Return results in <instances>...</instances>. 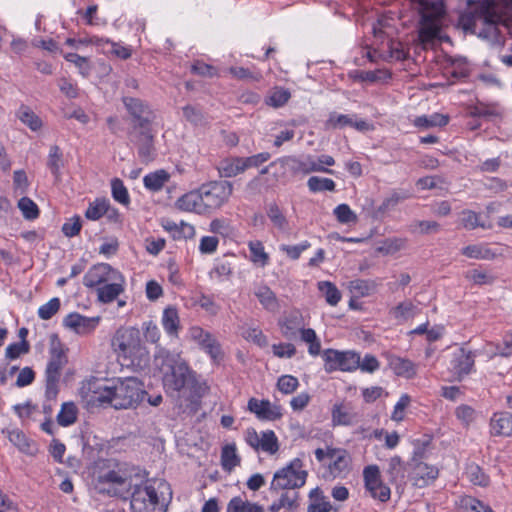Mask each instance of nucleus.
<instances>
[{
  "label": "nucleus",
  "mask_w": 512,
  "mask_h": 512,
  "mask_svg": "<svg viewBox=\"0 0 512 512\" xmlns=\"http://www.w3.org/2000/svg\"><path fill=\"white\" fill-rule=\"evenodd\" d=\"M154 130L132 134L135 138V144L138 148V156L142 162L148 163L153 161L156 156L155 147L153 144Z\"/></svg>",
  "instance_id": "19"
},
{
  "label": "nucleus",
  "mask_w": 512,
  "mask_h": 512,
  "mask_svg": "<svg viewBox=\"0 0 512 512\" xmlns=\"http://www.w3.org/2000/svg\"><path fill=\"white\" fill-rule=\"evenodd\" d=\"M124 390H126V388L123 386L120 388L107 385L99 386L90 401L99 406L109 404L115 409H126L128 407V403H126L125 400L120 399L121 392Z\"/></svg>",
  "instance_id": "12"
},
{
  "label": "nucleus",
  "mask_w": 512,
  "mask_h": 512,
  "mask_svg": "<svg viewBox=\"0 0 512 512\" xmlns=\"http://www.w3.org/2000/svg\"><path fill=\"white\" fill-rule=\"evenodd\" d=\"M248 409L260 420L274 421L282 417V408L272 404L269 400L251 398L248 401Z\"/></svg>",
  "instance_id": "14"
},
{
  "label": "nucleus",
  "mask_w": 512,
  "mask_h": 512,
  "mask_svg": "<svg viewBox=\"0 0 512 512\" xmlns=\"http://www.w3.org/2000/svg\"><path fill=\"white\" fill-rule=\"evenodd\" d=\"M267 217L272 222L273 226L282 232L289 230V223L286 216L283 214L279 206L272 203L267 208Z\"/></svg>",
  "instance_id": "46"
},
{
  "label": "nucleus",
  "mask_w": 512,
  "mask_h": 512,
  "mask_svg": "<svg viewBox=\"0 0 512 512\" xmlns=\"http://www.w3.org/2000/svg\"><path fill=\"white\" fill-rule=\"evenodd\" d=\"M161 323L168 336L178 338L181 324L176 307L168 306L164 309Z\"/></svg>",
  "instance_id": "23"
},
{
  "label": "nucleus",
  "mask_w": 512,
  "mask_h": 512,
  "mask_svg": "<svg viewBox=\"0 0 512 512\" xmlns=\"http://www.w3.org/2000/svg\"><path fill=\"white\" fill-rule=\"evenodd\" d=\"M170 175L165 170H157L147 174L143 178L144 186L151 191H159L164 184L169 180Z\"/></svg>",
  "instance_id": "43"
},
{
  "label": "nucleus",
  "mask_w": 512,
  "mask_h": 512,
  "mask_svg": "<svg viewBox=\"0 0 512 512\" xmlns=\"http://www.w3.org/2000/svg\"><path fill=\"white\" fill-rule=\"evenodd\" d=\"M99 322V317H85L79 313H70L64 320L63 325L78 334H87L93 331Z\"/></svg>",
  "instance_id": "15"
},
{
  "label": "nucleus",
  "mask_w": 512,
  "mask_h": 512,
  "mask_svg": "<svg viewBox=\"0 0 512 512\" xmlns=\"http://www.w3.org/2000/svg\"><path fill=\"white\" fill-rule=\"evenodd\" d=\"M138 336L139 330L130 328V369L142 372L149 368L150 355Z\"/></svg>",
  "instance_id": "11"
},
{
  "label": "nucleus",
  "mask_w": 512,
  "mask_h": 512,
  "mask_svg": "<svg viewBox=\"0 0 512 512\" xmlns=\"http://www.w3.org/2000/svg\"><path fill=\"white\" fill-rule=\"evenodd\" d=\"M461 225L468 230H474L478 227L483 229H491L492 224L485 223L480 220V214L472 210H463L460 218Z\"/></svg>",
  "instance_id": "44"
},
{
  "label": "nucleus",
  "mask_w": 512,
  "mask_h": 512,
  "mask_svg": "<svg viewBox=\"0 0 512 512\" xmlns=\"http://www.w3.org/2000/svg\"><path fill=\"white\" fill-rule=\"evenodd\" d=\"M466 279L472 281L475 285H491L495 281V277L483 270L473 269L469 270L465 274Z\"/></svg>",
  "instance_id": "57"
},
{
  "label": "nucleus",
  "mask_w": 512,
  "mask_h": 512,
  "mask_svg": "<svg viewBox=\"0 0 512 512\" xmlns=\"http://www.w3.org/2000/svg\"><path fill=\"white\" fill-rule=\"evenodd\" d=\"M148 473L139 467L130 468V488L133 492L130 495V510L132 512H165L168 504L165 499H160L155 488V482L146 478Z\"/></svg>",
  "instance_id": "3"
},
{
  "label": "nucleus",
  "mask_w": 512,
  "mask_h": 512,
  "mask_svg": "<svg viewBox=\"0 0 512 512\" xmlns=\"http://www.w3.org/2000/svg\"><path fill=\"white\" fill-rule=\"evenodd\" d=\"M61 302L60 299L54 297L50 299L47 303L43 304L38 309V316L42 320L51 319L60 309Z\"/></svg>",
  "instance_id": "62"
},
{
  "label": "nucleus",
  "mask_w": 512,
  "mask_h": 512,
  "mask_svg": "<svg viewBox=\"0 0 512 512\" xmlns=\"http://www.w3.org/2000/svg\"><path fill=\"white\" fill-rule=\"evenodd\" d=\"M188 335L214 362L222 359L223 353L221 345L209 331L204 330L200 326H192L188 330Z\"/></svg>",
  "instance_id": "9"
},
{
  "label": "nucleus",
  "mask_w": 512,
  "mask_h": 512,
  "mask_svg": "<svg viewBox=\"0 0 512 512\" xmlns=\"http://www.w3.org/2000/svg\"><path fill=\"white\" fill-rule=\"evenodd\" d=\"M322 357L327 372L336 370L354 371L358 368L360 360V355L353 351H338L334 349L324 350Z\"/></svg>",
  "instance_id": "8"
},
{
  "label": "nucleus",
  "mask_w": 512,
  "mask_h": 512,
  "mask_svg": "<svg viewBox=\"0 0 512 512\" xmlns=\"http://www.w3.org/2000/svg\"><path fill=\"white\" fill-rule=\"evenodd\" d=\"M202 201L201 193L198 188L197 190L189 191L179 197L175 202V207L183 212H192L198 215H204L206 213Z\"/></svg>",
  "instance_id": "18"
},
{
  "label": "nucleus",
  "mask_w": 512,
  "mask_h": 512,
  "mask_svg": "<svg viewBox=\"0 0 512 512\" xmlns=\"http://www.w3.org/2000/svg\"><path fill=\"white\" fill-rule=\"evenodd\" d=\"M412 196L410 191L405 189H394L390 194L383 200L381 205L378 206L376 213L383 215L388 211L393 210L399 203L409 199Z\"/></svg>",
  "instance_id": "25"
},
{
  "label": "nucleus",
  "mask_w": 512,
  "mask_h": 512,
  "mask_svg": "<svg viewBox=\"0 0 512 512\" xmlns=\"http://www.w3.org/2000/svg\"><path fill=\"white\" fill-rule=\"evenodd\" d=\"M156 116L148 104L137 98H130V134L153 130Z\"/></svg>",
  "instance_id": "7"
},
{
  "label": "nucleus",
  "mask_w": 512,
  "mask_h": 512,
  "mask_svg": "<svg viewBox=\"0 0 512 512\" xmlns=\"http://www.w3.org/2000/svg\"><path fill=\"white\" fill-rule=\"evenodd\" d=\"M336 219L342 224L355 223L357 215L351 210L347 204H339L334 209Z\"/></svg>",
  "instance_id": "64"
},
{
  "label": "nucleus",
  "mask_w": 512,
  "mask_h": 512,
  "mask_svg": "<svg viewBox=\"0 0 512 512\" xmlns=\"http://www.w3.org/2000/svg\"><path fill=\"white\" fill-rule=\"evenodd\" d=\"M302 467L303 462L300 458L293 459L286 467H283L274 474L271 488L275 490H291L304 486L308 474Z\"/></svg>",
  "instance_id": "5"
},
{
  "label": "nucleus",
  "mask_w": 512,
  "mask_h": 512,
  "mask_svg": "<svg viewBox=\"0 0 512 512\" xmlns=\"http://www.w3.org/2000/svg\"><path fill=\"white\" fill-rule=\"evenodd\" d=\"M406 246V240L402 238H389L386 239L383 244L378 247V252L389 255L394 254Z\"/></svg>",
  "instance_id": "63"
},
{
  "label": "nucleus",
  "mask_w": 512,
  "mask_h": 512,
  "mask_svg": "<svg viewBox=\"0 0 512 512\" xmlns=\"http://www.w3.org/2000/svg\"><path fill=\"white\" fill-rule=\"evenodd\" d=\"M476 352L466 351L461 348L458 353L454 354L451 361L454 373L461 378L472 372L475 363Z\"/></svg>",
  "instance_id": "20"
},
{
  "label": "nucleus",
  "mask_w": 512,
  "mask_h": 512,
  "mask_svg": "<svg viewBox=\"0 0 512 512\" xmlns=\"http://www.w3.org/2000/svg\"><path fill=\"white\" fill-rule=\"evenodd\" d=\"M307 186L311 192L316 193L323 191H334L336 184L330 178L312 176L308 179Z\"/></svg>",
  "instance_id": "52"
},
{
  "label": "nucleus",
  "mask_w": 512,
  "mask_h": 512,
  "mask_svg": "<svg viewBox=\"0 0 512 512\" xmlns=\"http://www.w3.org/2000/svg\"><path fill=\"white\" fill-rule=\"evenodd\" d=\"M388 365L397 376L410 379L416 375V366L409 359L391 355L388 357Z\"/></svg>",
  "instance_id": "24"
},
{
  "label": "nucleus",
  "mask_w": 512,
  "mask_h": 512,
  "mask_svg": "<svg viewBox=\"0 0 512 512\" xmlns=\"http://www.w3.org/2000/svg\"><path fill=\"white\" fill-rule=\"evenodd\" d=\"M124 282L110 281L97 288L99 301L103 303H110L117 298V296L124 291Z\"/></svg>",
  "instance_id": "30"
},
{
  "label": "nucleus",
  "mask_w": 512,
  "mask_h": 512,
  "mask_svg": "<svg viewBox=\"0 0 512 512\" xmlns=\"http://www.w3.org/2000/svg\"><path fill=\"white\" fill-rule=\"evenodd\" d=\"M154 363L162 374V382L167 393H179L194 381L193 371L179 353L159 348Z\"/></svg>",
  "instance_id": "2"
},
{
  "label": "nucleus",
  "mask_w": 512,
  "mask_h": 512,
  "mask_svg": "<svg viewBox=\"0 0 512 512\" xmlns=\"http://www.w3.org/2000/svg\"><path fill=\"white\" fill-rule=\"evenodd\" d=\"M414 474L419 479L423 480L424 484L433 481L438 476V469L435 466L427 465L426 463L419 462L414 467Z\"/></svg>",
  "instance_id": "56"
},
{
  "label": "nucleus",
  "mask_w": 512,
  "mask_h": 512,
  "mask_svg": "<svg viewBox=\"0 0 512 512\" xmlns=\"http://www.w3.org/2000/svg\"><path fill=\"white\" fill-rule=\"evenodd\" d=\"M110 281L124 282V277L107 263L92 266L83 278L86 287H99Z\"/></svg>",
  "instance_id": "10"
},
{
  "label": "nucleus",
  "mask_w": 512,
  "mask_h": 512,
  "mask_svg": "<svg viewBox=\"0 0 512 512\" xmlns=\"http://www.w3.org/2000/svg\"><path fill=\"white\" fill-rule=\"evenodd\" d=\"M448 73L455 79H463L469 76V64L464 57H449L447 59Z\"/></svg>",
  "instance_id": "36"
},
{
  "label": "nucleus",
  "mask_w": 512,
  "mask_h": 512,
  "mask_svg": "<svg viewBox=\"0 0 512 512\" xmlns=\"http://www.w3.org/2000/svg\"><path fill=\"white\" fill-rule=\"evenodd\" d=\"M242 336L247 341L253 342L255 345L263 348L268 345L267 337L263 334L259 327H247L243 330Z\"/></svg>",
  "instance_id": "59"
},
{
  "label": "nucleus",
  "mask_w": 512,
  "mask_h": 512,
  "mask_svg": "<svg viewBox=\"0 0 512 512\" xmlns=\"http://www.w3.org/2000/svg\"><path fill=\"white\" fill-rule=\"evenodd\" d=\"M440 228L441 225L438 222L428 220H415L410 226L411 232L423 235L437 233Z\"/></svg>",
  "instance_id": "54"
},
{
  "label": "nucleus",
  "mask_w": 512,
  "mask_h": 512,
  "mask_svg": "<svg viewBox=\"0 0 512 512\" xmlns=\"http://www.w3.org/2000/svg\"><path fill=\"white\" fill-rule=\"evenodd\" d=\"M78 409L74 402H64L57 415V422L60 426L67 427L77 420Z\"/></svg>",
  "instance_id": "42"
},
{
  "label": "nucleus",
  "mask_w": 512,
  "mask_h": 512,
  "mask_svg": "<svg viewBox=\"0 0 512 512\" xmlns=\"http://www.w3.org/2000/svg\"><path fill=\"white\" fill-rule=\"evenodd\" d=\"M9 441L15 445L21 452L26 454L34 453V444L27 436L19 429L8 431Z\"/></svg>",
  "instance_id": "39"
},
{
  "label": "nucleus",
  "mask_w": 512,
  "mask_h": 512,
  "mask_svg": "<svg viewBox=\"0 0 512 512\" xmlns=\"http://www.w3.org/2000/svg\"><path fill=\"white\" fill-rule=\"evenodd\" d=\"M331 417L333 425L350 426L354 423L355 415L342 403H336L332 407Z\"/></svg>",
  "instance_id": "40"
},
{
  "label": "nucleus",
  "mask_w": 512,
  "mask_h": 512,
  "mask_svg": "<svg viewBox=\"0 0 512 512\" xmlns=\"http://www.w3.org/2000/svg\"><path fill=\"white\" fill-rule=\"evenodd\" d=\"M64 166L63 153L59 146L53 145L50 147L47 167L56 179L60 178L61 168Z\"/></svg>",
  "instance_id": "45"
},
{
  "label": "nucleus",
  "mask_w": 512,
  "mask_h": 512,
  "mask_svg": "<svg viewBox=\"0 0 512 512\" xmlns=\"http://www.w3.org/2000/svg\"><path fill=\"white\" fill-rule=\"evenodd\" d=\"M248 248L250 251V260L254 264H258L261 267H264L269 262V255L265 252L264 246L260 241H250L248 243Z\"/></svg>",
  "instance_id": "49"
},
{
  "label": "nucleus",
  "mask_w": 512,
  "mask_h": 512,
  "mask_svg": "<svg viewBox=\"0 0 512 512\" xmlns=\"http://www.w3.org/2000/svg\"><path fill=\"white\" fill-rule=\"evenodd\" d=\"M18 208L27 220H34L39 216V208L36 203L28 197H22L18 201Z\"/></svg>",
  "instance_id": "60"
},
{
  "label": "nucleus",
  "mask_w": 512,
  "mask_h": 512,
  "mask_svg": "<svg viewBox=\"0 0 512 512\" xmlns=\"http://www.w3.org/2000/svg\"><path fill=\"white\" fill-rule=\"evenodd\" d=\"M218 171L221 177L232 178L245 170L243 157H231L222 160L218 165Z\"/></svg>",
  "instance_id": "27"
},
{
  "label": "nucleus",
  "mask_w": 512,
  "mask_h": 512,
  "mask_svg": "<svg viewBox=\"0 0 512 512\" xmlns=\"http://www.w3.org/2000/svg\"><path fill=\"white\" fill-rule=\"evenodd\" d=\"M62 372L45 370V399L55 402L60 392Z\"/></svg>",
  "instance_id": "28"
},
{
  "label": "nucleus",
  "mask_w": 512,
  "mask_h": 512,
  "mask_svg": "<svg viewBox=\"0 0 512 512\" xmlns=\"http://www.w3.org/2000/svg\"><path fill=\"white\" fill-rule=\"evenodd\" d=\"M286 161H287V163L288 162L292 163L291 169L297 173H303V174H309L312 172H323V173H328V174L334 173L333 170H331L327 167H324V166H320V164H318L317 158L312 155H306L302 158L288 157L286 159Z\"/></svg>",
  "instance_id": "16"
},
{
  "label": "nucleus",
  "mask_w": 512,
  "mask_h": 512,
  "mask_svg": "<svg viewBox=\"0 0 512 512\" xmlns=\"http://www.w3.org/2000/svg\"><path fill=\"white\" fill-rule=\"evenodd\" d=\"M490 429L494 436H512V414L508 412L494 413L490 420Z\"/></svg>",
  "instance_id": "22"
},
{
  "label": "nucleus",
  "mask_w": 512,
  "mask_h": 512,
  "mask_svg": "<svg viewBox=\"0 0 512 512\" xmlns=\"http://www.w3.org/2000/svg\"><path fill=\"white\" fill-rule=\"evenodd\" d=\"M254 295L257 297L258 301L265 310L269 312L279 311V300L276 294L268 286H258L254 291Z\"/></svg>",
  "instance_id": "26"
},
{
  "label": "nucleus",
  "mask_w": 512,
  "mask_h": 512,
  "mask_svg": "<svg viewBox=\"0 0 512 512\" xmlns=\"http://www.w3.org/2000/svg\"><path fill=\"white\" fill-rule=\"evenodd\" d=\"M376 288L377 284L373 280L355 279L349 283V290L355 298L370 296Z\"/></svg>",
  "instance_id": "35"
},
{
  "label": "nucleus",
  "mask_w": 512,
  "mask_h": 512,
  "mask_svg": "<svg viewBox=\"0 0 512 512\" xmlns=\"http://www.w3.org/2000/svg\"><path fill=\"white\" fill-rule=\"evenodd\" d=\"M17 116L22 123L33 131H37L42 125L40 118L27 106L22 105L17 112Z\"/></svg>",
  "instance_id": "51"
},
{
  "label": "nucleus",
  "mask_w": 512,
  "mask_h": 512,
  "mask_svg": "<svg viewBox=\"0 0 512 512\" xmlns=\"http://www.w3.org/2000/svg\"><path fill=\"white\" fill-rule=\"evenodd\" d=\"M310 504L308 505L307 512H330L332 506L320 488L316 487L309 493Z\"/></svg>",
  "instance_id": "32"
},
{
  "label": "nucleus",
  "mask_w": 512,
  "mask_h": 512,
  "mask_svg": "<svg viewBox=\"0 0 512 512\" xmlns=\"http://www.w3.org/2000/svg\"><path fill=\"white\" fill-rule=\"evenodd\" d=\"M350 464L351 457L345 449L335 448L330 450L327 468L332 478L345 477L350 471Z\"/></svg>",
  "instance_id": "13"
},
{
  "label": "nucleus",
  "mask_w": 512,
  "mask_h": 512,
  "mask_svg": "<svg viewBox=\"0 0 512 512\" xmlns=\"http://www.w3.org/2000/svg\"><path fill=\"white\" fill-rule=\"evenodd\" d=\"M318 289L329 305L336 306L340 302L341 292L334 283L330 281H320L318 282Z\"/></svg>",
  "instance_id": "47"
},
{
  "label": "nucleus",
  "mask_w": 512,
  "mask_h": 512,
  "mask_svg": "<svg viewBox=\"0 0 512 512\" xmlns=\"http://www.w3.org/2000/svg\"><path fill=\"white\" fill-rule=\"evenodd\" d=\"M259 449L269 454H275L279 449L278 439L272 430L261 433Z\"/></svg>",
  "instance_id": "53"
},
{
  "label": "nucleus",
  "mask_w": 512,
  "mask_h": 512,
  "mask_svg": "<svg viewBox=\"0 0 512 512\" xmlns=\"http://www.w3.org/2000/svg\"><path fill=\"white\" fill-rule=\"evenodd\" d=\"M241 462L240 456L237 454L235 444H227L221 451V465L224 471L231 472Z\"/></svg>",
  "instance_id": "34"
},
{
  "label": "nucleus",
  "mask_w": 512,
  "mask_h": 512,
  "mask_svg": "<svg viewBox=\"0 0 512 512\" xmlns=\"http://www.w3.org/2000/svg\"><path fill=\"white\" fill-rule=\"evenodd\" d=\"M111 346L113 351L118 357H123L124 360L128 358V328L121 326L115 332L111 340Z\"/></svg>",
  "instance_id": "31"
},
{
  "label": "nucleus",
  "mask_w": 512,
  "mask_h": 512,
  "mask_svg": "<svg viewBox=\"0 0 512 512\" xmlns=\"http://www.w3.org/2000/svg\"><path fill=\"white\" fill-rule=\"evenodd\" d=\"M420 14L419 38L422 43H430L439 37L441 19L445 13L441 1L417 0Z\"/></svg>",
  "instance_id": "4"
},
{
  "label": "nucleus",
  "mask_w": 512,
  "mask_h": 512,
  "mask_svg": "<svg viewBox=\"0 0 512 512\" xmlns=\"http://www.w3.org/2000/svg\"><path fill=\"white\" fill-rule=\"evenodd\" d=\"M161 226L170 233L174 240L193 239L196 233L194 226L184 221L178 224L173 220L164 218L161 220Z\"/></svg>",
  "instance_id": "21"
},
{
  "label": "nucleus",
  "mask_w": 512,
  "mask_h": 512,
  "mask_svg": "<svg viewBox=\"0 0 512 512\" xmlns=\"http://www.w3.org/2000/svg\"><path fill=\"white\" fill-rule=\"evenodd\" d=\"M469 114L472 117L490 119L493 117H500L502 115V111L497 104H485L483 102H479L476 105L470 107Z\"/></svg>",
  "instance_id": "41"
},
{
  "label": "nucleus",
  "mask_w": 512,
  "mask_h": 512,
  "mask_svg": "<svg viewBox=\"0 0 512 512\" xmlns=\"http://www.w3.org/2000/svg\"><path fill=\"white\" fill-rule=\"evenodd\" d=\"M417 307L409 300L399 303L391 309L390 314L398 322L406 321L414 317Z\"/></svg>",
  "instance_id": "48"
},
{
  "label": "nucleus",
  "mask_w": 512,
  "mask_h": 512,
  "mask_svg": "<svg viewBox=\"0 0 512 512\" xmlns=\"http://www.w3.org/2000/svg\"><path fill=\"white\" fill-rule=\"evenodd\" d=\"M290 92L282 87H277L272 90L268 96L266 103L272 107L279 108L285 105L290 99Z\"/></svg>",
  "instance_id": "55"
},
{
  "label": "nucleus",
  "mask_w": 512,
  "mask_h": 512,
  "mask_svg": "<svg viewBox=\"0 0 512 512\" xmlns=\"http://www.w3.org/2000/svg\"><path fill=\"white\" fill-rule=\"evenodd\" d=\"M469 8L459 17V25L470 34L488 41L492 45L503 44V37L498 25L502 16L493 0H469Z\"/></svg>",
  "instance_id": "1"
},
{
  "label": "nucleus",
  "mask_w": 512,
  "mask_h": 512,
  "mask_svg": "<svg viewBox=\"0 0 512 512\" xmlns=\"http://www.w3.org/2000/svg\"><path fill=\"white\" fill-rule=\"evenodd\" d=\"M124 479L119 476V474L115 471H108L104 475H101L97 479V484L95 485V488L99 493H106L110 496H114L117 494V490L115 487H108L106 488L105 485H114V484H123Z\"/></svg>",
  "instance_id": "29"
},
{
  "label": "nucleus",
  "mask_w": 512,
  "mask_h": 512,
  "mask_svg": "<svg viewBox=\"0 0 512 512\" xmlns=\"http://www.w3.org/2000/svg\"><path fill=\"white\" fill-rule=\"evenodd\" d=\"M461 507L464 512H494L490 506L471 496L461 500Z\"/></svg>",
  "instance_id": "58"
},
{
  "label": "nucleus",
  "mask_w": 512,
  "mask_h": 512,
  "mask_svg": "<svg viewBox=\"0 0 512 512\" xmlns=\"http://www.w3.org/2000/svg\"><path fill=\"white\" fill-rule=\"evenodd\" d=\"M30 351V344L28 341H20L9 344L5 350V357L8 360L18 359L21 355L27 354Z\"/></svg>",
  "instance_id": "61"
},
{
  "label": "nucleus",
  "mask_w": 512,
  "mask_h": 512,
  "mask_svg": "<svg viewBox=\"0 0 512 512\" xmlns=\"http://www.w3.org/2000/svg\"><path fill=\"white\" fill-rule=\"evenodd\" d=\"M363 478L365 487L370 492L371 496L384 484L380 478V470L376 465L365 467L363 470Z\"/></svg>",
  "instance_id": "38"
},
{
  "label": "nucleus",
  "mask_w": 512,
  "mask_h": 512,
  "mask_svg": "<svg viewBox=\"0 0 512 512\" xmlns=\"http://www.w3.org/2000/svg\"><path fill=\"white\" fill-rule=\"evenodd\" d=\"M49 354L50 357L45 370L62 372L63 368L68 363V357L66 355V350L56 334L51 337Z\"/></svg>",
  "instance_id": "17"
},
{
  "label": "nucleus",
  "mask_w": 512,
  "mask_h": 512,
  "mask_svg": "<svg viewBox=\"0 0 512 512\" xmlns=\"http://www.w3.org/2000/svg\"><path fill=\"white\" fill-rule=\"evenodd\" d=\"M205 213L222 207L231 197L233 185L229 181H212L199 187Z\"/></svg>",
  "instance_id": "6"
},
{
  "label": "nucleus",
  "mask_w": 512,
  "mask_h": 512,
  "mask_svg": "<svg viewBox=\"0 0 512 512\" xmlns=\"http://www.w3.org/2000/svg\"><path fill=\"white\" fill-rule=\"evenodd\" d=\"M148 395L143 382L137 377L130 376V408L147 402Z\"/></svg>",
  "instance_id": "33"
},
{
  "label": "nucleus",
  "mask_w": 512,
  "mask_h": 512,
  "mask_svg": "<svg viewBox=\"0 0 512 512\" xmlns=\"http://www.w3.org/2000/svg\"><path fill=\"white\" fill-rule=\"evenodd\" d=\"M449 122V117L440 113L422 115L414 119L413 124L418 128L443 127Z\"/></svg>",
  "instance_id": "37"
},
{
  "label": "nucleus",
  "mask_w": 512,
  "mask_h": 512,
  "mask_svg": "<svg viewBox=\"0 0 512 512\" xmlns=\"http://www.w3.org/2000/svg\"><path fill=\"white\" fill-rule=\"evenodd\" d=\"M108 201L106 198H97L91 202L85 212V216L89 220H99L108 210Z\"/></svg>",
  "instance_id": "50"
}]
</instances>
